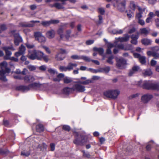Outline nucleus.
Masks as SVG:
<instances>
[{"label":"nucleus","mask_w":159,"mask_h":159,"mask_svg":"<svg viewBox=\"0 0 159 159\" xmlns=\"http://www.w3.org/2000/svg\"><path fill=\"white\" fill-rule=\"evenodd\" d=\"M7 63L4 61L0 64L1 70L0 71V79L3 81H5L7 80L5 76L7 73H9L10 71V70L7 67Z\"/></svg>","instance_id":"1"},{"label":"nucleus","mask_w":159,"mask_h":159,"mask_svg":"<svg viewBox=\"0 0 159 159\" xmlns=\"http://www.w3.org/2000/svg\"><path fill=\"white\" fill-rule=\"evenodd\" d=\"M43 55V53L41 51L34 50L33 51H29L28 57L30 59L32 60H40L42 58V56Z\"/></svg>","instance_id":"2"},{"label":"nucleus","mask_w":159,"mask_h":159,"mask_svg":"<svg viewBox=\"0 0 159 159\" xmlns=\"http://www.w3.org/2000/svg\"><path fill=\"white\" fill-rule=\"evenodd\" d=\"M142 86L144 89L159 91V83L154 84L152 83L149 81H145L143 82Z\"/></svg>","instance_id":"3"},{"label":"nucleus","mask_w":159,"mask_h":159,"mask_svg":"<svg viewBox=\"0 0 159 159\" xmlns=\"http://www.w3.org/2000/svg\"><path fill=\"white\" fill-rule=\"evenodd\" d=\"M126 4V0H117L116 3L114 4V6L116 7L120 11H123L125 9Z\"/></svg>","instance_id":"4"},{"label":"nucleus","mask_w":159,"mask_h":159,"mask_svg":"<svg viewBox=\"0 0 159 159\" xmlns=\"http://www.w3.org/2000/svg\"><path fill=\"white\" fill-rule=\"evenodd\" d=\"M116 65L120 69L124 68L127 64L126 61L123 58H116Z\"/></svg>","instance_id":"5"},{"label":"nucleus","mask_w":159,"mask_h":159,"mask_svg":"<svg viewBox=\"0 0 159 159\" xmlns=\"http://www.w3.org/2000/svg\"><path fill=\"white\" fill-rule=\"evenodd\" d=\"M34 36L35 39L40 43H44L46 41L45 37L40 32H35Z\"/></svg>","instance_id":"6"},{"label":"nucleus","mask_w":159,"mask_h":159,"mask_svg":"<svg viewBox=\"0 0 159 159\" xmlns=\"http://www.w3.org/2000/svg\"><path fill=\"white\" fill-rule=\"evenodd\" d=\"M5 51L6 56L4 57L5 59H8L9 58V56L11 54V52L9 51V50L12 51L15 50V49L12 46L8 47H3L2 48Z\"/></svg>","instance_id":"7"},{"label":"nucleus","mask_w":159,"mask_h":159,"mask_svg":"<svg viewBox=\"0 0 159 159\" xmlns=\"http://www.w3.org/2000/svg\"><path fill=\"white\" fill-rule=\"evenodd\" d=\"M66 53V51L65 49L62 48L59 49V52L57 54L56 57V59L58 61L62 60L65 58V57L62 56V54Z\"/></svg>","instance_id":"8"},{"label":"nucleus","mask_w":159,"mask_h":159,"mask_svg":"<svg viewBox=\"0 0 159 159\" xmlns=\"http://www.w3.org/2000/svg\"><path fill=\"white\" fill-rule=\"evenodd\" d=\"M138 10L139 11V12L136 14V18L138 20H139V19H141V18L143 17V15L141 14V13H142L143 11H144V16H145L148 12V11L146 8H141L139 7L138 8Z\"/></svg>","instance_id":"9"},{"label":"nucleus","mask_w":159,"mask_h":159,"mask_svg":"<svg viewBox=\"0 0 159 159\" xmlns=\"http://www.w3.org/2000/svg\"><path fill=\"white\" fill-rule=\"evenodd\" d=\"M14 43L17 46L19 44L20 42L22 41V39L19 34H16L14 35Z\"/></svg>","instance_id":"10"},{"label":"nucleus","mask_w":159,"mask_h":159,"mask_svg":"<svg viewBox=\"0 0 159 159\" xmlns=\"http://www.w3.org/2000/svg\"><path fill=\"white\" fill-rule=\"evenodd\" d=\"M152 97L151 95L147 94L144 95L141 97V100L144 103L147 102Z\"/></svg>","instance_id":"11"},{"label":"nucleus","mask_w":159,"mask_h":159,"mask_svg":"<svg viewBox=\"0 0 159 159\" xmlns=\"http://www.w3.org/2000/svg\"><path fill=\"white\" fill-rule=\"evenodd\" d=\"M74 89L79 92H83L85 90V87L79 84H76L74 86Z\"/></svg>","instance_id":"12"},{"label":"nucleus","mask_w":159,"mask_h":159,"mask_svg":"<svg viewBox=\"0 0 159 159\" xmlns=\"http://www.w3.org/2000/svg\"><path fill=\"white\" fill-rule=\"evenodd\" d=\"M24 80L25 82L29 83L33 81L35 79L32 75H27L24 78Z\"/></svg>","instance_id":"13"},{"label":"nucleus","mask_w":159,"mask_h":159,"mask_svg":"<svg viewBox=\"0 0 159 159\" xmlns=\"http://www.w3.org/2000/svg\"><path fill=\"white\" fill-rule=\"evenodd\" d=\"M55 34V31L53 30H51L47 32L46 35L48 38L51 39L54 37Z\"/></svg>","instance_id":"14"},{"label":"nucleus","mask_w":159,"mask_h":159,"mask_svg":"<svg viewBox=\"0 0 159 159\" xmlns=\"http://www.w3.org/2000/svg\"><path fill=\"white\" fill-rule=\"evenodd\" d=\"M139 38V34L137 33L135 34H132L131 36V42L132 43L136 44L137 43V39Z\"/></svg>","instance_id":"15"},{"label":"nucleus","mask_w":159,"mask_h":159,"mask_svg":"<svg viewBox=\"0 0 159 159\" xmlns=\"http://www.w3.org/2000/svg\"><path fill=\"white\" fill-rule=\"evenodd\" d=\"M129 35L126 34L125 35L124 37L118 38V40L121 42H126L129 40Z\"/></svg>","instance_id":"16"},{"label":"nucleus","mask_w":159,"mask_h":159,"mask_svg":"<svg viewBox=\"0 0 159 159\" xmlns=\"http://www.w3.org/2000/svg\"><path fill=\"white\" fill-rule=\"evenodd\" d=\"M77 66V64L76 63H72L71 62L69 63L67 66L68 71L72 70L74 67H76Z\"/></svg>","instance_id":"17"},{"label":"nucleus","mask_w":159,"mask_h":159,"mask_svg":"<svg viewBox=\"0 0 159 159\" xmlns=\"http://www.w3.org/2000/svg\"><path fill=\"white\" fill-rule=\"evenodd\" d=\"M43 86L42 84L39 83H34L30 85V87L35 89L39 88Z\"/></svg>","instance_id":"18"},{"label":"nucleus","mask_w":159,"mask_h":159,"mask_svg":"<svg viewBox=\"0 0 159 159\" xmlns=\"http://www.w3.org/2000/svg\"><path fill=\"white\" fill-rule=\"evenodd\" d=\"M111 91L112 92L111 95L112 98H116L120 93V91L117 90H111Z\"/></svg>","instance_id":"19"},{"label":"nucleus","mask_w":159,"mask_h":159,"mask_svg":"<svg viewBox=\"0 0 159 159\" xmlns=\"http://www.w3.org/2000/svg\"><path fill=\"white\" fill-rule=\"evenodd\" d=\"M139 69V66H135L132 68V69L130 70L129 73V75L130 76H132L133 74V73H132V72H136L138 71Z\"/></svg>","instance_id":"20"},{"label":"nucleus","mask_w":159,"mask_h":159,"mask_svg":"<svg viewBox=\"0 0 159 159\" xmlns=\"http://www.w3.org/2000/svg\"><path fill=\"white\" fill-rule=\"evenodd\" d=\"M114 46V44L111 43H109L107 45V54H111V48Z\"/></svg>","instance_id":"21"},{"label":"nucleus","mask_w":159,"mask_h":159,"mask_svg":"<svg viewBox=\"0 0 159 159\" xmlns=\"http://www.w3.org/2000/svg\"><path fill=\"white\" fill-rule=\"evenodd\" d=\"M141 42L143 44L146 45H147L150 44L151 43L152 41L149 39H143L142 40Z\"/></svg>","instance_id":"22"},{"label":"nucleus","mask_w":159,"mask_h":159,"mask_svg":"<svg viewBox=\"0 0 159 159\" xmlns=\"http://www.w3.org/2000/svg\"><path fill=\"white\" fill-rule=\"evenodd\" d=\"M64 75L63 74L60 73L59 74L57 77L53 79L54 81H59L64 77Z\"/></svg>","instance_id":"23"},{"label":"nucleus","mask_w":159,"mask_h":159,"mask_svg":"<svg viewBox=\"0 0 159 159\" xmlns=\"http://www.w3.org/2000/svg\"><path fill=\"white\" fill-rule=\"evenodd\" d=\"M51 7H55L56 8L59 9H63L64 8L62 4L58 2L55 3L54 4L52 5Z\"/></svg>","instance_id":"24"},{"label":"nucleus","mask_w":159,"mask_h":159,"mask_svg":"<svg viewBox=\"0 0 159 159\" xmlns=\"http://www.w3.org/2000/svg\"><path fill=\"white\" fill-rule=\"evenodd\" d=\"M140 31L141 34H144L145 35H147L149 32V30L146 28L141 29Z\"/></svg>","instance_id":"25"},{"label":"nucleus","mask_w":159,"mask_h":159,"mask_svg":"<svg viewBox=\"0 0 159 159\" xmlns=\"http://www.w3.org/2000/svg\"><path fill=\"white\" fill-rule=\"evenodd\" d=\"M143 74L144 76H148L151 75L152 73L150 69L144 70L143 72Z\"/></svg>","instance_id":"26"},{"label":"nucleus","mask_w":159,"mask_h":159,"mask_svg":"<svg viewBox=\"0 0 159 159\" xmlns=\"http://www.w3.org/2000/svg\"><path fill=\"white\" fill-rule=\"evenodd\" d=\"M36 129L38 132H41L44 130L43 126L41 124H39L37 125L36 127Z\"/></svg>","instance_id":"27"},{"label":"nucleus","mask_w":159,"mask_h":159,"mask_svg":"<svg viewBox=\"0 0 159 159\" xmlns=\"http://www.w3.org/2000/svg\"><path fill=\"white\" fill-rule=\"evenodd\" d=\"M112 93L111 90H109L105 92L104 93V95L107 98H112Z\"/></svg>","instance_id":"28"},{"label":"nucleus","mask_w":159,"mask_h":159,"mask_svg":"<svg viewBox=\"0 0 159 159\" xmlns=\"http://www.w3.org/2000/svg\"><path fill=\"white\" fill-rule=\"evenodd\" d=\"M93 50L95 51L98 52L99 54L101 55H102L104 52L103 49L101 48H98L96 47L93 48Z\"/></svg>","instance_id":"29"},{"label":"nucleus","mask_w":159,"mask_h":159,"mask_svg":"<svg viewBox=\"0 0 159 159\" xmlns=\"http://www.w3.org/2000/svg\"><path fill=\"white\" fill-rule=\"evenodd\" d=\"M123 32V30H122L116 29H114L112 31V33L114 34H121Z\"/></svg>","instance_id":"30"},{"label":"nucleus","mask_w":159,"mask_h":159,"mask_svg":"<svg viewBox=\"0 0 159 159\" xmlns=\"http://www.w3.org/2000/svg\"><path fill=\"white\" fill-rule=\"evenodd\" d=\"M39 22V21L38 20H36V21H34L32 20L30 22V23L26 25V26L27 27H33L34 26V24H35L36 23Z\"/></svg>","instance_id":"31"},{"label":"nucleus","mask_w":159,"mask_h":159,"mask_svg":"<svg viewBox=\"0 0 159 159\" xmlns=\"http://www.w3.org/2000/svg\"><path fill=\"white\" fill-rule=\"evenodd\" d=\"M72 81L71 79L69 77H66L64 78V82L66 84H68Z\"/></svg>","instance_id":"32"},{"label":"nucleus","mask_w":159,"mask_h":159,"mask_svg":"<svg viewBox=\"0 0 159 159\" xmlns=\"http://www.w3.org/2000/svg\"><path fill=\"white\" fill-rule=\"evenodd\" d=\"M129 7L131 9L133 10H134L137 7L136 5H135L133 1H130Z\"/></svg>","instance_id":"33"},{"label":"nucleus","mask_w":159,"mask_h":159,"mask_svg":"<svg viewBox=\"0 0 159 159\" xmlns=\"http://www.w3.org/2000/svg\"><path fill=\"white\" fill-rule=\"evenodd\" d=\"M41 24L44 26H48L51 24L50 21V20L43 21L41 22Z\"/></svg>","instance_id":"34"},{"label":"nucleus","mask_w":159,"mask_h":159,"mask_svg":"<svg viewBox=\"0 0 159 159\" xmlns=\"http://www.w3.org/2000/svg\"><path fill=\"white\" fill-rule=\"evenodd\" d=\"M25 47L23 45H21L19 48V51L21 53L23 54L25 53Z\"/></svg>","instance_id":"35"},{"label":"nucleus","mask_w":159,"mask_h":159,"mask_svg":"<svg viewBox=\"0 0 159 159\" xmlns=\"http://www.w3.org/2000/svg\"><path fill=\"white\" fill-rule=\"evenodd\" d=\"M140 62L142 64H144L146 62L145 57L144 56H140L139 58Z\"/></svg>","instance_id":"36"},{"label":"nucleus","mask_w":159,"mask_h":159,"mask_svg":"<svg viewBox=\"0 0 159 159\" xmlns=\"http://www.w3.org/2000/svg\"><path fill=\"white\" fill-rule=\"evenodd\" d=\"M72 90V89L71 88H65L63 90V93L66 94H67L70 93V92Z\"/></svg>","instance_id":"37"},{"label":"nucleus","mask_w":159,"mask_h":159,"mask_svg":"<svg viewBox=\"0 0 159 159\" xmlns=\"http://www.w3.org/2000/svg\"><path fill=\"white\" fill-rule=\"evenodd\" d=\"M59 70L61 71H68L67 66H60L59 68Z\"/></svg>","instance_id":"38"},{"label":"nucleus","mask_w":159,"mask_h":159,"mask_svg":"<svg viewBox=\"0 0 159 159\" xmlns=\"http://www.w3.org/2000/svg\"><path fill=\"white\" fill-rule=\"evenodd\" d=\"M113 58L114 57L112 56L109 57L108 58L107 60V62L110 64H113V62L112 61V60Z\"/></svg>","instance_id":"39"},{"label":"nucleus","mask_w":159,"mask_h":159,"mask_svg":"<svg viewBox=\"0 0 159 159\" xmlns=\"http://www.w3.org/2000/svg\"><path fill=\"white\" fill-rule=\"evenodd\" d=\"M71 57L73 59L76 60L81 59L82 58L81 56H80L76 55H72Z\"/></svg>","instance_id":"40"},{"label":"nucleus","mask_w":159,"mask_h":159,"mask_svg":"<svg viewBox=\"0 0 159 159\" xmlns=\"http://www.w3.org/2000/svg\"><path fill=\"white\" fill-rule=\"evenodd\" d=\"M125 50H129L132 48V46L130 44H128L125 46Z\"/></svg>","instance_id":"41"},{"label":"nucleus","mask_w":159,"mask_h":159,"mask_svg":"<svg viewBox=\"0 0 159 159\" xmlns=\"http://www.w3.org/2000/svg\"><path fill=\"white\" fill-rule=\"evenodd\" d=\"M48 71L51 74H56L57 75V71L56 70L53 69L52 68L49 69H48Z\"/></svg>","instance_id":"42"},{"label":"nucleus","mask_w":159,"mask_h":159,"mask_svg":"<svg viewBox=\"0 0 159 159\" xmlns=\"http://www.w3.org/2000/svg\"><path fill=\"white\" fill-rule=\"evenodd\" d=\"M57 32L58 34L60 35L61 38H63V35L62 34L63 29L61 28H59Z\"/></svg>","instance_id":"43"},{"label":"nucleus","mask_w":159,"mask_h":159,"mask_svg":"<svg viewBox=\"0 0 159 159\" xmlns=\"http://www.w3.org/2000/svg\"><path fill=\"white\" fill-rule=\"evenodd\" d=\"M82 58L81 59H83L84 61H91V60L90 58L89 57L81 56Z\"/></svg>","instance_id":"44"},{"label":"nucleus","mask_w":159,"mask_h":159,"mask_svg":"<svg viewBox=\"0 0 159 159\" xmlns=\"http://www.w3.org/2000/svg\"><path fill=\"white\" fill-rule=\"evenodd\" d=\"M71 31L70 30H67L65 34L66 38L68 39L70 36Z\"/></svg>","instance_id":"45"},{"label":"nucleus","mask_w":159,"mask_h":159,"mask_svg":"<svg viewBox=\"0 0 159 159\" xmlns=\"http://www.w3.org/2000/svg\"><path fill=\"white\" fill-rule=\"evenodd\" d=\"M151 49L154 52L155 51L157 52L159 50V47L157 46H155L152 47Z\"/></svg>","instance_id":"46"},{"label":"nucleus","mask_w":159,"mask_h":159,"mask_svg":"<svg viewBox=\"0 0 159 159\" xmlns=\"http://www.w3.org/2000/svg\"><path fill=\"white\" fill-rule=\"evenodd\" d=\"M114 44V46L116 47L125 50V46H124L122 44H118L117 45H116L115 44Z\"/></svg>","instance_id":"47"},{"label":"nucleus","mask_w":159,"mask_h":159,"mask_svg":"<svg viewBox=\"0 0 159 159\" xmlns=\"http://www.w3.org/2000/svg\"><path fill=\"white\" fill-rule=\"evenodd\" d=\"M42 58H43L44 60L46 62H48L49 59L48 57L47 56L44 55V54L42 56Z\"/></svg>","instance_id":"48"},{"label":"nucleus","mask_w":159,"mask_h":159,"mask_svg":"<svg viewBox=\"0 0 159 159\" xmlns=\"http://www.w3.org/2000/svg\"><path fill=\"white\" fill-rule=\"evenodd\" d=\"M50 21L51 24H57L59 22V21L57 20H50Z\"/></svg>","instance_id":"49"},{"label":"nucleus","mask_w":159,"mask_h":159,"mask_svg":"<svg viewBox=\"0 0 159 159\" xmlns=\"http://www.w3.org/2000/svg\"><path fill=\"white\" fill-rule=\"evenodd\" d=\"M138 22L140 25L142 26L143 25L145 24L144 21V20L141 19L138 20Z\"/></svg>","instance_id":"50"},{"label":"nucleus","mask_w":159,"mask_h":159,"mask_svg":"<svg viewBox=\"0 0 159 159\" xmlns=\"http://www.w3.org/2000/svg\"><path fill=\"white\" fill-rule=\"evenodd\" d=\"M152 56L155 59L159 58V53H156L154 52L152 54Z\"/></svg>","instance_id":"51"},{"label":"nucleus","mask_w":159,"mask_h":159,"mask_svg":"<svg viewBox=\"0 0 159 159\" xmlns=\"http://www.w3.org/2000/svg\"><path fill=\"white\" fill-rule=\"evenodd\" d=\"M98 11L99 13L102 15L103 14L105 13L104 9L102 8H99Z\"/></svg>","instance_id":"52"},{"label":"nucleus","mask_w":159,"mask_h":159,"mask_svg":"<svg viewBox=\"0 0 159 159\" xmlns=\"http://www.w3.org/2000/svg\"><path fill=\"white\" fill-rule=\"evenodd\" d=\"M28 68L31 71L34 70L36 69L35 67L34 66L31 65L28 66Z\"/></svg>","instance_id":"53"},{"label":"nucleus","mask_w":159,"mask_h":159,"mask_svg":"<svg viewBox=\"0 0 159 159\" xmlns=\"http://www.w3.org/2000/svg\"><path fill=\"white\" fill-rule=\"evenodd\" d=\"M63 129L69 131L70 129V127L68 125H64L63 126Z\"/></svg>","instance_id":"54"},{"label":"nucleus","mask_w":159,"mask_h":159,"mask_svg":"<svg viewBox=\"0 0 159 159\" xmlns=\"http://www.w3.org/2000/svg\"><path fill=\"white\" fill-rule=\"evenodd\" d=\"M26 45L27 48H31L34 47V45L32 44H30L28 43L26 44Z\"/></svg>","instance_id":"55"},{"label":"nucleus","mask_w":159,"mask_h":159,"mask_svg":"<svg viewBox=\"0 0 159 159\" xmlns=\"http://www.w3.org/2000/svg\"><path fill=\"white\" fill-rule=\"evenodd\" d=\"M20 88L21 89H22L23 91H25L29 90L28 87L26 86H20Z\"/></svg>","instance_id":"56"},{"label":"nucleus","mask_w":159,"mask_h":159,"mask_svg":"<svg viewBox=\"0 0 159 159\" xmlns=\"http://www.w3.org/2000/svg\"><path fill=\"white\" fill-rule=\"evenodd\" d=\"M21 155L25 156H28L30 155V153L29 152H25L24 151H22L21 152Z\"/></svg>","instance_id":"57"},{"label":"nucleus","mask_w":159,"mask_h":159,"mask_svg":"<svg viewBox=\"0 0 159 159\" xmlns=\"http://www.w3.org/2000/svg\"><path fill=\"white\" fill-rule=\"evenodd\" d=\"M93 42L94 41L93 40H90L86 41V43L87 45H89L93 43Z\"/></svg>","instance_id":"58"},{"label":"nucleus","mask_w":159,"mask_h":159,"mask_svg":"<svg viewBox=\"0 0 159 159\" xmlns=\"http://www.w3.org/2000/svg\"><path fill=\"white\" fill-rule=\"evenodd\" d=\"M42 47L45 49L47 52L48 53H50V51L48 48L45 46H43Z\"/></svg>","instance_id":"59"},{"label":"nucleus","mask_w":159,"mask_h":159,"mask_svg":"<svg viewBox=\"0 0 159 159\" xmlns=\"http://www.w3.org/2000/svg\"><path fill=\"white\" fill-rule=\"evenodd\" d=\"M156 63L157 61L153 60H152L151 61V65L152 66H154Z\"/></svg>","instance_id":"60"},{"label":"nucleus","mask_w":159,"mask_h":159,"mask_svg":"<svg viewBox=\"0 0 159 159\" xmlns=\"http://www.w3.org/2000/svg\"><path fill=\"white\" fill-rule=\"evenodd\" d=\"M138 96H139V94L138 93H136V94L131 95V96H130V97H129V98L130 99H132V98H136V97H138Z\"/></svg>","instance_id":"61"},{"label":"nucleus","mask_w":159,"mask_h":159,"mask_svg":"<svg viewBox=\"0 0 159 159\" xmlns=\"http://www.w3.org/2000/svg\"><path fill=\"white\" fill-rule=\"evenodd\" d=\"M23 54L21 53L19 51L18 52H16L15 54V56L17 57H18Z\"/></svg>","instance_id":"62"},{"label":"nucleus","mask_w":159,"mask_h":159,"mask_svg":"<svg viewBox=\"0 0 159 159\" xmlns=\"http://www.w3.org/2000/svg\"><path fill=\"white\" fill-rule=\"evenodd\" d=\"M9 59H10L11 60L13 61L16 62H17L18 61V59L17 58H15L14 57H12L11 58H9Z\"/></svg>","instance_id":"63"},{"label":"nucleus","mask_w":159,"mask_h":159,"mask_svg":"<svg viewBox=\"0 0 159 159\" xmlns=\"http://www.w3.org/2000/svg\"><path fill=\"white\" fill-rule=\"evenodd\" d=\"M133 55L134 57L135 58H139V57L141 56L139 54L136 53H134Z\"/></svg>","instance_id":"64"}]
</instances>
